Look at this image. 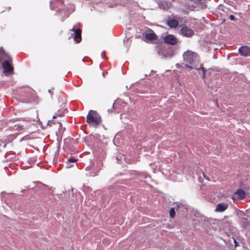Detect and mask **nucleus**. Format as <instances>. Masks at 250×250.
Returning a JSON list of instances; mask_svg holds the SVG:
<instances>
[{"mask_svg":"<svg viewBox=\"0 0 250 250\" xmlns=\"http://www.w3.org/2000/svg\"><path fill=\"white\" fill-rule=\"evenodd\" d=\"M236 195H237L241 199H244L246 197V193L245 191L242 189H238L235 193Z\"/></svg>","mask_w":250,"mask_h":250,"instance_id":"ddd939ff","label":"nucleus"},{"mask_svg":"<svg viewBox=\"0 0 250 250\" xmlns=\"http://www.w3.org/2000/svg\"><path fill=\"white\" fill-rule=\"evenodd\" d=\"M179 33L182 36L187 38L192 37L194 34L193 30L186 26L182 27Z\"/></svg>","mask_w":250,"mask_h":250,"instance_id":"39448f33","label":"nucleus"},{"mask_svg":"<svg viewBox=\"0 0 250 250\" xmlns=\"http://www.w3.org/2000/svg\"><path fill=\"white\" fill-rule=\"evenodd\" d=\"M241 223L244 228H246L250 226V217H243L241 220Z\"/></svg>","mask_w":250,"mask_h":250,"instance_id":"9b49d317","label":"nucleus"},{"mask_svg":"<svg viewBox=\"0 0 250 250\" xmlns=\"http://www.w3.org/2000/svg\"><path fill=\"white\" fill-rule=\"evenodd\" d=\"M195 1L196 0H181L180 11L184 14L188 15L190 11H194L196 8Z\"/></svg>","mask_w":250,"mask_h":250,"instance_id":"7ed1b4c3","label":"nucleus"},{"mask_svg":"<svg viewBox=\"0 0 250 250\" xmlns=\"http://www.w3.org/2000/svg\"><path fill=\"white\" fill-rule=\"evenodd\" d=\"M74 33L73 39L76 43H80L82 41V30L80 29H76L75 26L70 30Z\"/></svg>","mask_w":250,"mask_h":250,"instance_id":"423d86ee","label":"nucleus"},{"mask_svg":"<svg viewBox=\"0 0 250 250\" xmlns=\"http://www.w3.org/2000/svg\"><path fill=\"white\" fill-rule=\"evenodd\" d=\"M183 58L184 61L188 64H185V67L197 70L201 69L203 71L202 77L205 78L206 70L203 67V64H200L198 65L199 58L197 53L188 51L183 54Z\"/></svg>","mask_w":250,"mask_h":250,"instance_id":"f257e3e1","label":"nucleus"},{"mask_svg":"<svg viewBox=\"0 0 250 250\" xmlns=\"http://www.w3.org/2000/svg\"><path fill=\"white\" fill-rule=\"evenodd\" d=\"M177 38L173 35L169 34L164 38V41L165 43L170 45H175L178 42Z\"/></svg>","mask_w":250,"mask_h":250,"instance_id":"0eeeda50","label":"nucleus"},{"mask_svg":"<svg viewBox=\"0 0 250 250\" xmlns=\"http://www.w3.org/2000/svg\"><path fill=\"white\" fill-rule=\"evenodd\" d=\"M142 37L143 38V40L146 41H156L158 39V37L156 34L154 32V31L149 29L148 30L146 31V32L143 33L142 34Z\"/></svg>","mask_w":250,"mask_h":250,"instance_id":"20e7f679","label":"nucleus"},{"mask_svg":"<svg viewBox=\"0 0 250 250\" xmlns=\"http://www.w3.org/2000/svg\"><path fill=\"white\" fill-rule=\"evenodd\" d=\"M1 52H3L4 50L3 49H2Z\"/></svg>","mask_w":250,"mask_h":250,"instance_id":"412c9836","label":"nucleus"},{"mask_svg":"<svg viewBox=\"0 0 250 250\" xmlns=\"http://www.w3.org/2000/svg\"><path fill=\"white\" fill-rule=\"evenodd\" d=\"M169 215L171 218H173L175 216V212L174 208H171L169 210Z\"/></svg>","mask_w":250,"mask_h":250,"instance_id":"2eb2a0df","label":"nucleus"},{"mask_svg":"<svg viewBox=\"0 0 250 250\" xmlns=\"http://www.w3.org/2000/svg\"><path fill=\"white\" fill-rule=\"evenodd\" d=\"M228 208V205L226 203H221L217 205L215 211L216 212H223Z\"/></svg>","mask_w":250,"mask_h":250,"instance_id":"9d476101","label":"nucleus"},{"mask_svg":"<svg viewBox=\"0 0 250 250\" xmlns=\"http://www.w3.org/2000/svg\"><path fill=\"white\" fill-rule=\"evenodd\" d=\"M72 37V35L70 36V37L69 38V39H70Z\"/></svg>","mask_w":250,"mask_h":250,"instance_id":"aec40b11","label":"nucleus"},{"mask_svg":"<svg viewBox=\"0 0 250 250\" xmlns=\"http://www.w3.org/2000/svg\"><path fill=\"white\" fill-rule=\"evenodd\" d=\"M102 122L100 115L96 111L90 110L86 116V122L90 126L96 128Z\"/></svg>","mask_w":250,"mask_h":250,"instance_id":"f03ea898","label":"nucleus"},{"mask_svg":"<svg viewBox=\"0 0 250 250\" xmlns=\"http://www.w3.org/2000/svg\"><path fill=\"white\" fill-rule=\"evenodd\" d=\"M63 114L62 113H60V114H58V113H55L53 117V119H56L57 117H62L63 116Z\"/></svg>","mask_w":250,"mask_h":250,"instance_id":"f3484780","label":"nucleus"},{"mask_svg":"<svg viewBox=\"0 0 250 250\" xmlns=\"http://www.w3.org/2000/svg\"><path fill=\"white\" fill-rule=\"evenodd\" d=\"M50 3L52 5H54L56 3L62 5L63 3V1L62 0H51L50 1Z\"/></svg>","mask_w":250,"mask_h":250,"instance_id":"4468645a","label":"nucleus"},{"mask_svg":"<svg viewBox=\"0 0 250 250\" xmlns=\"http://www.w3.org/2000/svg\"><path fill=\"white\" fill-rule=\"evenodd\" d=\"M167 25L171 28H176L178 24L177 21L175 19H170L167 21Z\"/></svg>","mask_w":250,"mask_h":250,"instance_id":"f8f14e48","label":"nucleus"},{"mask_svg":"<svg viewBox=\"0 0 250 250\" xmlns=\"http://www.w3.org/2000/svg\"><path fill=\"white\" fill-rule=\"evenodd\" d=\"M234 243H235V247L238 246L237 242L235 240H234Z\"/></svg>","mask_w":250,"mask_h":250,"instance_id":"6ab92c4d","label":"nucleus"},{"mask_svg":"<svg viewBox=\"0 0 250 250\" xmlns=\"http://www.w3.org/2000/svg\"><path fill=\"white\" fill-rule=\"evenodd\" d=\"M229 19H230V20H231V21H234V20H235V17H234L233 15H230V17H229Z\"/></svg>","mask_w":250,"mask_h":250,"instance_id":"a211bd4d","label":"nucleus"},{"mask_svg":"<svg viewBox=\"0 0 250 250\" xmlns=\"http://www.w3.org/2000/svg\"><path fill=\"white\" fill-rule=\"evenodd\" d=\"M2 68L7 73H13L14 68L8 61H5L2 64Z\"/></svg>","mask_w":250,"mask_h":250,"instance_id":"6e6552de","label":"nucleus"},{"mask_svg":"<svg viewBox=\"0 0 250 250\" xmlns=\"http://www.w3.org/2000/svg\"><path fill=\"white\" fill-rule=\"evenodd\" d=\"M1 53V51L0 50V53Z\"/></svg>","mask_w":250,"mask_h":250,"instance_id":"4be33fe9","label":"nucleus"},{"mask_svg":"<svg viewBox=\"0 0 250 250\" xmlns=\"http://www.w3.org/2000/svg\"><path fill=\"white\" fill-rule=\"evenodd\" d=\"M78 161V159H75L73 157H70L69 158L68 162L69 163H75Z\"/></svg>","mask_w":250,"mask_h":250,"instance_id":"dca6fc26","label":"nucleus"},{"mask_svg":"<svg viewBox=\"0 0 250 250\" xmlns=\"http://www.w3.org/2000/svg\"><path fill=\"white\" fill-rule=\"evenodd\" d=\"M239 52L243 56H250V47L247 46H242L239 49Z\"/></svg>","mask_w":250,"mask_h":250,"instance_id":"1a4fd4ad","label":"nucleus"}]
</instances>
